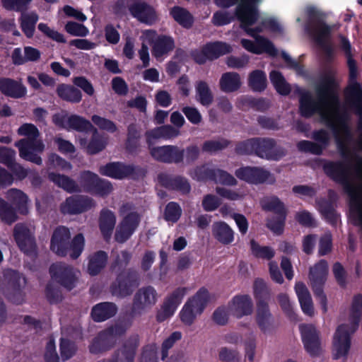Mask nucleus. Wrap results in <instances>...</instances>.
I'll use <instances>...</instances> for the list:
<instances>
[{
	"label": "nucleus",
	"instance_id": "1",
	"mask_svg": "<svg viewBox=\"0 0 362 362\" xmlns=\"http://www.w3.org/2000/svg\"><path fill=\"white\" fill-rule=\"evenodd\" d=\"M326 125L333 132L337 148L344 160H326L322 165L324 173L333 182L343 187L344 192L350 197L351 203H356L359 200L358 188L352 182L351 163L354 158L357 162L355 168L356 173L362 176V157L358 156L348 146L353 139L351 130L345 116L337 117V125L327 114L321 115Z\"/></svg>",
	"mask_w": 362,
	"mask_h": 362
},
{
	"label": "nucleus",
	"instance_id": "2",
	"mask_svg": "<svg viewBox=\"0 0 362 362\" xmlns=\"http://www.w3.org/2000/svg\"><path fill=\"white\" fill-rule=\"evenodd\" d=\"M338 83L334 76L326 74L320 78L315 88L317 102L311 93L306 90H300L299 112L305 118H310L322 108H329L338 105Z\"/></svg>",
	"mask_w": 362,
	"mask_h": 362
},
{
	"label": "nucleus",
	"instance_id": "3",
	"mask_svg": "<svg viewBox=\"0 0 362 362\" xmlns=\"http://www.w3.org/2000/svg\"><path fill=\"white\" fill-rule=\"evenodd\" d=\"M47 177L54 185L68 193L83 192L105 197L113 190L112 185L109 180L100 177L90 170L81 171L78 182L67 175L54 172L48 173Z\"/></svg>",
	"mask_w": 362,
	"mask_h": 362
},
{
	"label": "nucleus",
	"instance_id": "4",
	"mask_svg": "<svg viewBox=\"0 0 362 362\" xmlns=\"http://www.w3.org/2000/svg\"><path fill=\"white\" fill-rule=\"evenodd\" d=\"M305 13L308 19L306 31L322 49L326 60L332 62L334 59V47L330 42L332 28L325 22L326 14L313 6H307Z\"/></svg>",
	"mask_w": 362,
	"mask_h": 362
},
{
	"label": "nucleus",
	"instance_id": "5",
	"mask_svg": "<svg viewBox=\"0 0 362 362\" xmlns=\"http://www.w3.org/2000/svg\"><path fill=\"white\" fill-rule=\"evenodd\" d=\"M17 132L20 136H26L15 143V146L18 148L21 158L37 165H41L42 159L38 153L44 151L45 144L42 140L37 139L40 136L37 127L33 124L25 123L18 129Z\"/></svg>",
	"mask_w": 362,
	"mask_h": 362
},
{
	"label": "nucleus",
	"instance_id": "6",
	"mask_svg": "<svg viewBox=\"0 0 362 362\" xmlns=\"http://www.w3.org/2000/svg\"><path fill=\"white\" fill-rule=\"evenodd\" d=\"M85 239L82 233L76 235L71 240V233L68 228L60 226L52 233L50 240V250L59 257L69 254L72 259H76L82 253Z\"/></svg>",
	"mask_w": 362,
	"mask_h": 362
},
{
	"label": "nucleus",
	"instance_id": "7",
	"mask_svg": "<svg viewBox=\"0 0 362 362\" xmlns=\"http://www.w3.org/2000/svg\"><path fill=\"white\" fill-rule=\"evenodd\" d=\"M132 318H118L114 325L100 331L88 346L92 354H99L110 350L115 345L117 337L125 334L132 325Z\"/></svg>",
	"mask_w": 362,
	"mask_h": 362
},
{
	"label": "nucleus",
	"instance_id": "8",
	"mask_svg": "<svg viewBox=\"0 0 362 362\" xmlns=\"http://www.w3.org/2000/svg\"><path fill=\"white\" fill-rule=\"evenodd\" d=\"M349 323L339 325L332 341L333 358H346L351 345V336L359 327L361 318H351Z\"/></svg>",
	"mask_w": 362,
	"mask_h": 362
},
{
	"label": "nucleus",
	"instance_id": "9",
	"mask_svg": "<svg viewBox=\"0 0 362 362\" xmlns=\"http://www.w3.org/2000/svg\"><path fill=\"white\" fill-rule=\"evenodd\" d=\"M131 210L132 205L129 203L123 204L119 209V214L123 217L115 233V240L118 243H124L130 239L141 223V215Z\"/></svg>",
	"mask_w": 362,
	"mask_h": 362
},
{
	"label": "nucleus",
	"instance_id": "10",
	"mask_svg": "<svg viewBox=\"0 0 362 362\" xmlns=\"http://www.w3.org/2000/svg\"><path fill=\"white\" fill-rule=\"evenodd\" d=\"M265 211L273 212L275 215L267 219V227L274 234L280 235L284 233L288 214L284 203L277 196L267 197L262 202Z\"/></svg>",
	"mask_w": 362,
	"mask_h": 362
},
{
	"label": "nucleus",
	"instance_id": "11",
	"mask_svg": "<svg viewBox=\"0 0 362 362\" xmlns=\"http://www.w3.org/2000/svg\"><path fill=\"white\" fill-rule=\"evenodd\" d=\"M99 173L102 175L115 180L130 178L134 180H139L146 176L147 170L140 165L116 161L110 162L100 166Z\"/></svg>",
	"mask_w": 362,
	"mask_h": 362
},
{
	"label": "nucleus",
	"instance_id": "12",
	"mask_svg": "<svg viewBox=\"0 0 362 362\" xmlns=\"http://www.w3.org/2000/svg\"><path fill=\"white\" fill-rule=\"evenodd\" d=\"M327 274L328 265L327 262L325 259H320L314 267H310L309 272L312 290L320 305L323 314H325L327 311V298L324 292V285L327 280Z\"/></svg>",
	"mask_w": 362,
	"mask_h": 362
},
{
	"label": "nucleus",
	"instance_id": "13",
	"mask_svg": "<svg viewBox=\"0 0 362 362\" xmlns=\"http://www.w3.org/2000/svg\"><path fill=\"white\" fill-rule=\"evenodd\" d=\"M357 69L349 70L350 83L344 89L345 102L349 109L358 117V129H362V86L356 81Z\"/></svg>",
	"mask_w": 362,
	"mask_h": 362
},
{
	"label": "nucleus",
	"instance_id": "14",
	"mask_svg": "<svg viewBox=\"0 0 362 362\" xmlns=\"http://www.w3.org/2000/svg\"><path fill=\"white\" fill-rule=\"evenodd\" d=\"M139 274L133 268L124 269L119 272L115 280L111 284L110 291L112 296L125 298L132 294L139 284Z\"/></svg>",
	"mask_w": 362,
	"mask_h": 362
},
{
	"label": "nucleus",
	"instance_id": "15",
	"mask_svg": "<svg viewBox=\"0 0 362 362\" xmlns=\"http://www.w3.org/2000/svg\"><path fill=\"white\" fill-rule=\"evenodd\" d=\"M253 303L249 295H236L227 305L217 308L211 317H243L252 313Z\"/></svg>",
	"mask_w": 362,
	"mask_h": 362
},
{
	"label": "nucleus",
	"instance_id": "16",
	"mask_svg": "<svg viewBox=\"0 0 362 362\" xmlns=\"http://www.w3.org/2000/svg\"><path fill=\"white\" fill-rule=\"evenodd\" d=\"M49 272L52 279L70 291L78 283L80 272L65 262H56L50 265Z\"/></svg>",
	"mask_w": 362,
	"mask_h": 362
},
{
	"label": "nucleus",
	"instance_id": "17",
	"mask_svg": "<svg viewBox=\"0 0 362 362\" xmlns=\"http://www.w3.org/2000/svg\"><path fill=\"white\" fill-rule=\"evenodd\" d=\"M13 235L21 252L30 257L37 255V246L35 234L25 223H18L16 224Z\"/></svg>",
	"mask_w": 362,
	"mask_h": 362
},
{
	"label": "nucleus",
	"instance_id": "18",
	"mask_svg": "<svg viewBox=\"0 0 362 362\" xmlns=\"http://www.w3.org/2000/svg\"><path fill=\"white\" fill-rule=\"evenodd\" d=\"M286 155V148L277 146L275 139L267 137H256L255 156L259 158L278 161Z\"/></svg>",
	"mask_w": 362,
	"mask_h": 362
},
{
	"label": "nucleus",
	"instance_id": "19",
	"mask_svg": "<svg viewBox=\"0 0 362 362\" xmlns=\"http://www.w3.org/2000/svg\"><path fill=\"white\" fill-rule=\"evenodd\" d=\"M235 176L250 184H263L270 185L276 182V178L270 171L261 167L245 166L237 169L235 172Z\"/></svg>",
	"mask_w": 362,
	"mask_h": 362
},
{
	"label": "nucleus",
	"instance_id": "20",
	"mask_svg": "<svg viewBox=\"0 0 362 362\" xmlns=\"http://www.w3.org/2000/svg\"><path fill=\"white\" fill-rule=\"evenodd\" d=\"M146 34L151 46V54L156 59L162 58L174 49L175 40L173 37L158 35L153 30H147Z\"/></svg>",
	"mask_w": 362,
	"mask_h": 362
},
{
	"label": "nucleus",
	"instance_id": "21",
	"mask_svg": "<svg viewBox=\"0 0 362 362\" xmlns=\"http://www.w3.org/2000/svg\"><path fill=\"white\" fill-rule=\"evenodd\" d=\"M299 331L305 351L313 358L321 354L320 332L315 327L310 324H300Z\"/></svg>",
	"mask_w": 362,
	"mask_h": 362
},
{
	"label": "nucleus",
	"instance_id": "22",
	"mask_svg": "<svg viewBox=\"0 0 362 362\" xmlns=\"http://www.w3.org/2000/svg\"><path fill=\"white\" fill-rule=\"evenodd\" d=\"M209 300V293L205 287L200 288L184 305L179 317H197L201 315Z\"/></svg>",
	"mask_w": 362,
	"mask_h": 362
},
{
	"label": "nucleus",
	"instance_id": "23",
	"mask_svg": "<svg viewBox=\"0 0 362 362\" xmlns=\"http://www.w3.org/2000/svg\"><path fill=\"white\" fill-rule=\"evenodd\" d=\"M312 138L318 143L308 140H301L297 143V148L300 152L320 156L324 148H325L329 144V134L326 130L321 129L314 131Z\"/></svg>",
	"mask_w": 362,
	"mask_h": 362
},
{
	"label": "nucleus",
	"instance_id": "24",
	"mask_svg": "<svg viewBox=\"0 0 362 362\" xmlns=\"http://www.w3.org/2000/svg\"><path fill=\"white\" fill-rule=\"evenodd\" d=\"M94 200L83 195H74L66 199L61 205V211L63 214H79L87 211L94 207Z\"/></svg>",
	"mask_w": 362,
	"mask_h": 362
},
{
	"label": "nucleus",
	"instance_id": "25",
	"mask_svg": "<svg viewBox=\"0 0 362 362\" xmlns=\"http://www.w3.org/2000/svg\"><path fill=\"white\" fill-rule=\"evenodd\" d=\"M157 300V292L151 286L139 288L133 299L132 311L134 314H141L147 308L155 305Z\"/></svg>",
	"mask_w": 362,
	"mask_h": 362
},
{
	"label": "nucleus",
	"instance_id": "26",
	"mask_svg": "<svg viewBox=\"0 0 362 362\" xmlns=\"http://www.w3.org/2000/svg\"><path fill=\"white\" fill-rule=\"evenodd\" d=\"M139 344V336H131L124 342L120 349L115 351L110 359H103L98 362H134Z\"/></svg>",
	"mask_w": 362,
	"mask_h": 362
},
{
	"label": "nucleus",
	"instance_id": "27",
	"mask_svg": "<svg viewBox=\"0 0 362 362\" xmlns=\"http://www.w3.org/2000/svg\"><path fill=\"white\" fill-rule=\"evenodd\" d=\"M139 344V336H131L124 342L120 349L115 351L110 359H103L98 362H134Z\"/></svg>",
	"mask_w": 362,
	"mask_h": 362
},
{
	"label": "nucleus",
	"instance_id": "28",
	"mask_svg": "<svg viewBox=\"0 0 362 362\" xmlns=\"http://www.w3.org/2000/svg\"><path fill=\"white\" fill-rule=\"evenodd\" d=\"M139 344V336H131L124 342L120 349L115 351L110 359H103L98 362H134Z\"/></svg>",
	"mask_w": 362,
	"mask_h": 362
},
{
	"label": "nucleus",
	"instance_id": "29",
	"mask_svg": "<svg viewBox=\"0 0 362 362\" xmlns=\"http://www.w3.org/2000/svg\"><path fill=\"white\" fill-rule=\"evenodd\" d=\"M159 184L170 191H175L181 194H188L191 191V185L188 180L181 175L160 173L158 175Z\"/></svg>",
	"mask_w": 362,
	"mask_h": 362
},
{
	"label": "nucleus",
	"instance_id": "30",
	"mask_svg": "<svg viewBox=\"0 0 362 362\" xmlns=\"http://www.w3.org/2000/svg\"><path fill=\"white\" fill-rule=\"evenodd\" d=\"M130 14L140 23L152 25L158 20L156 9L148 3L136 0L130 9Z\"/></svg>",
	"mask_w": 362,
	"mask_h": 362
},
{
	"label": "nucleus",
	"instance_id": "31",
	"mask_svg": "<svg viewBox=\"0 0 362 362\" xmlns=\"http://www.w3.org/2000/svg\"><path fill=\"white\" fill-rule=\"evenodd\" d=\"M255 40L256 43H254L250 40L242 39L241 45L245 49L253 54H259L265 52L272 57L276 56L277 49L269 39L259 36Z\"/></svg>",
	"mask_w": 362,
	"mask_h": 362
},
{
	"label": "nucleus",
	"instance_id": "32",
	"mask_svg": "<svg viewBox=\"0 0 362 362\" xmlns=\"http://www.w3.org/2000/svg\"><path fill=\"white\" fill-rule=\"evenodd\" d=\"M186 291V288L178 287L165 298L161 306L163 317H172L174 315Z\"/></svg>",
	"mask_w": 362,
	"mask_h": 362
},
{
	"label": "nucleus",
	"instance_id": "33",
	"mask_svg": "<svg viewBox=\"0 0 362 362\" xmlns=\"http://www.w3.org/2000/svg\"><path fill=\"white\" fill-rule=\"evenodd\" d=\"M0 91L7 97L18 99L25 96L27 88L21 81L2 78L0 79Z\"/></svg>",
	"mask_w": 362,
	"mask_h": 362
},
{
	"label": "nucleus",
	"instance_id": "34",
	"mask_svg": "<svg viewBox=\"0 0 362 362\" xmlns=\"http://www.w3.org/2000/svg\"><path fill=\"white\" fill-rule=\"evenodd\" d=\"M235 16L236 19L240 22V27L241 29L255 40H257L259 36L258 34L263 32L264 27L262 23L255 28H250L257 21L259 12L235 15Z\"/></svg>",
	"mask_w": 362,
	"mask_h": 362
},
{
	"label": "nucleus",
	"instance_id": "35",
	"mask_svg": "<svg viewBox=\"0 0 362 362\" xmlns=\"http://www.w3.org/2000/svg\"><path fill=\"white\" fill-rule=\"evenodd\" d=\"M99 228L105 241H108L116 224V216L111 210L104 208L100 212Z\"/></svg>",
	"mask_w": 362,
	"mask_h": 362
},
{
	"label": "nucleus",
	"instance_id": "36",
	"mask_svg": "<svg viewBox=\"0 0 362 362\" xmlns=\"http://www.w3.org/2000/svg\"><path fill=\"white\" fill-rule=\"evenodd\" d=\"M295 291L303 312L305 315L311 316L313 314L314 308L307 286L303 282H297L295 285Z\"/></svg>",
	"mask_w": 362,
	"mask_h": 362
},
{
	"label": "nucleus",
	"instance_id": "37",
	"mask_svg": "<svg viewBox=\"0 0 362 362\" xmlns=\"http://www.w3.org/2000/svg\"><path fill=\"white\" fill-rule=\"evenodd\" d=\"M170 16L182 28L189 30L194 23V17L185 8L180 6H174L170 9Z\"/></svg>",
	"mask_w": 362,
	"mask_h": 362
},
{
	"label": "nucleus",
	"instance_id": "38",
	"mask_svg": "<svg viewBox=\"0 0 362 362\" xmlns=\"http://www.w3.org/2000/svg\"><path fill=\"white\" fill-rule=\"evenodd\" d=\"M4 279L6 282L8 288L15 293L16 299L13 298L12 300L16 303L20 304L23 301V296L21 294V276L20 273L13 269H7L4 273Z\"/></svg>",
	"mask_w": 362,
	"mask_h": 362
},
{
	"label": "nucleus",
	"instance_id": "39",
	"mask_svg": "<svg viewBox=\"0 0 362 362\" xmlns=\"http://www.w3.org/2000/svg\"><path fill=\"white\" fill-rule=\"evenodd\" d=\"M6 198L8 202L21 214L25 215L28 213V196L21 190L13 188L6 193Z\"/></svg>",
	"mask_w": 362,
	"mask_h": 362
},
{
	"label": "nucleus",
	"instance_id": "40",
	"mask_svg": "<svg viewBox=\"0 0 362 362\" xmlns=\"http://www.w3.org/2000/svg\"><path fill=\"white\" fill-rule=\"evenodd\" d=\"M141 136L140 130L136 124L132 123L128 125L124 146L129 154H136L139 151Z\"/></svg>",
	"mask_w": 362,
	"mask_h": 362
},
{
	"label": "nucleus",
	"instance_id": "41",
	"mask_svg": "<svg viewBox=\"0 0 362 362\" xmlns=\"http://www.w3.org/2000/svg\"><path fill=\"white\" fill-rule=\"evenodd\" d=\"M212 233L214 238L223 245H229L234 240V231L224 221L214 223Z\"/></svg>",
	"mask_w": 362,
	"mask_h": 362
},
{
	"label": "nucleus",
	"instance_id": "42",
	"mask_svg": "<svg viewBox=\"0 0 362 362\" xmlns=\"http://www.w3.org/2000/svg\"><path fill=\"white\" fill-rule=\"evenodd\" d=\"M108 256L106 252L99 250L89 256L88 272L90 276H96L105 268Z\"/></svg>",
	"mask_w": 362,
	"mask_h": 362
},
{
	"label": "nucleus",
	"instance_id": "43",
	"mask_svg": "<svg viewBox=\"0 0 362 362\" xmlns=\"http://www.w3.org/2000/svg\"><path fill=\"white\" fill-rule=\"evenodd\" d=\"M20 27L27 38L34 36L39 16L36 12L23 13L19 18Z\"/></svg>",
	"mask_w": 362,
	"mask_h": 362
},
{
	"label": "nucleus",
	"instance_id": "44",
	"mask_svg": "<svg viewBox=\"0 0 362 362\" xmlns=\"http://www.w3.org/2000/svg\"><path fill=\"white\" fill-rule=\"evenodd\" d=\"M220 88L225 93H233L241 86L240 76L237 72H226L219 81Z\"/></svg>",
	"mask_w": 362,
	"mask_h": 362
},
{
	"label": "nucleus",
	"instance_id": "45",
	"mask_svg": "<svg viewBox=\"0 0 362 362\" xmlns=\"http://www.w3.org/2000/svg\"><path fill=\"white\" fill-rule=\"evenodd\" d=\"M209 61L215 60L220 57L232 52L231 46L224 42L216 41L208 42L204 45Z\"/></svg>",
	"mask_w": 362,
	"mask_h": 362
},
{
	"label": "nucleus",
	"instance_id": "46",
	"mask_svg": "<svg viewBox=\"0 0 362 362\" xmlns=\"http://www.w3.org/2000/svg\"><path fill=\"white\" fill-rule=\"evenodd\" d=\"M57 95L63 100L71 103H78L82 99V93L74 86L62 83L57 88Z\"/></svg>",
	"mask_w": 362,
	"mask_h": 362
},
{
	"label": "nucleus",
	"instance_id": "47",
	"mask_svg": "<svg viewBox=\"0 0 362 362\" xmlns=\"http://www.w3.org/2000/svg\"><path fill=\"white\" fill-rule=\"evenodd\" d=\"M248 86L254 92L264 91L267 86L266 73L260 69L251 71L248 76Z\"/></svg>",
	"mask_w": 362,
	"mask_h": 362
},
{
	"label": "nucleus",
	"instance_id": "48",
	"mask_svg": "<svg viewBox=\"0 0 362 362\" xmlns=\"http://www.w3.org/2000/svg\"><path fill=\"white\" fill-rule=\"evenodd\" d=\"M178 130L171 125H163L150 132H146V142L148 146L152 145L151 139H170L177 136Z\"/></svg>",
	"mask_w": 362,
	"mask_h": 362
},
{
	"label": "nucleus",
	"instance_id": "49",
	"mask_svg": "<svg viewBox=\"0 0 362 362\" xmlns=\"http://www.w3.org/2000/svg\"><path fill=\"white\" fill-rule=\"evenodd\" d=\"M197 100L203 106H209L214 100L213 93L204 81H199L195 86Z\"/></svg>",
	"mask_w": 362,
	"mask_h": 362
},
{
	"label": "nucleus",
	"instance_id": "50",
	"mask_svg": "<svg viewBox=\"0 0 362 362\" xmlns=\"http://www.w3.org/2000/svg\"><path fill=\"white\" fill-rule=\"evenodd\" d=\"M67 126L68 129H71L78 132L87 133L94 129L93 124L89 120L77 115H71L67 118Z\"/></svg>",
	"mask_w": 362,
	"mask_h": 362
},
{
	"label": "nucleus",
	"instance_id": "51",
	"mask_svg": "<svg viewBox=\"0 0 362 362\" xmlns=\"http://www.w3.org/2000/svg\"><path fill=\"white\" fill-rule=\"evenodd\" d=\"M117 310L118 308L115 303L102 302L92 308L90 317H115Z\"/></svg>",
	"mask_w": 362,
	"mask_h": 362
},
{
	"label": "nucleus",
	"instance_id": "52",
	"mask_svg": "<svg viewBox=\"0 0 362 362\" xmlns=\"http://www.w3.org/2000/svg\"><path fill=\"white\" fill-rule=\"evenodd\" d=\"M319 211L326 221L332 226H336L338 221V215L332 203L327 199L318 202Z\"/></svg>",
	"mask_w": 362,
	"mask_h": 362
},
{
	"label": "nucleus",
	"instance_id": "53",
	"mask_svg": "<svg viewBox=\"0 0 362 362\" xmlns=\"http://www.w3.org/2000/svg\"><path fill=\"white\" fill-rule=\"evenodd\" d=\"M0 218L3 222L9 225L18 219L16 209L1 197H0Z\"/></svg>",
	"mask_w": 362,
	"mask_h": 362
},
{
	"label": "nucleus",
	"instance_id": "54",
	"mask_svg": "<svg viewBox=\"0 0 362 362\" xmlns=\"http://www.w3.org/2000/svg\"><path fill=\"white\" fill-rule=\"evenodd\" d=\"M250 244L252 254L256 258L271 260L275 256V251L270 246H261L253 239Z\"/></svg>",
	"mask_w": 362,
	"mask_h": 362
},
{
	"label": "nucleus",
	"instance_id": "55",
	"mask_svg": "<svg viewBox=\"0 0 362 362\" xmlns=\"http://www.w3.org/2000/svg\"><path fill=\"white\" fill-rule=\"evenodd\" d=\"M230 143V140L223 137L218 138V140H207L203 143L202 150L203 152L213 154L226 149Z\"/></svg>",
	"mask_w": 362,
	"mask_h": 362
},
{
	"label": "nucleus",
	"instance_id": "56",
	"mask_svg": "<svg viewBox=\"0 0 362 362\" xmlns=\"http://www.w3.org/2000/svg\"><path fill=\"white\" fill-rule=\"evenodd\" d=\"M78 350L76 343L69 339L62 337L59 343V351L62 361L72 358Z\"/></svg>",
	"mask_w": 362,
	"mask_h": 362
},
{
	"label": "nucleus",
	"instance_id": "57",
	"mask_svg": "<svg viewBox=\"0 0 362 362\" xmlns=\"http://www.w3.org/2000/svg\"><path fill=\"white\" fill-rule=\"evenodd\" d=\"M182 214L181 206L177 202H168L164 209L163 217L168 222L176 223L179 221Z\"/></svg>",
	"mask_w": 362,
	"mask_h": 362
},
{
	"label": "nucleus",
	"instance_id": "58",
	"mask_svg": "<svg viewBox=\"0 0 362 362\" xmlns=\"http://www.w3.org/2000/svg\"><path fill=\"white\" fill-rule=\"evenodd\" d=\"M47 166L48 170H70L72 168L69 162L55 153H52L48 156Z\"/></svg>",
	"mask_w": 362,
	"mask_h": 362
},
{
	"label": "nucleus",
	"instance_id": "59",
	"mask_svg": "<svg viewBox=\"0 0 362 362\" xmlns=\"http://www.w3.org/2000/svg\"><path fill=\"white\" fill-rule=\"evenodd\" d=\"M263 0H239L235 8V15L257 13L258 6Z\"/></svg>",
	"mask_w": 362,
	"mask_h": 362
},
{
	"label": "nucleus",
	"instance_id": "60",
	"mask_svg": "<svg viewBox=\"0 0 362 362\" xmlns=\"http://www.w3.org/2000/svg\"><path fill=\"white\" fill-rule=\"evenodd\" d=\"M256 137L238 141L235 144V153L239 156L255 155Z\"/></svg>",
	"mask_w": 362,
	"mask_h": 362
},
{
	"label": "nucleus",
	"instance_id": "61",
	"mask_svg": "<svg viewBox=\"0 0 362 362\" xmlns=\"http://www.w3.org/2000/svg\"><path fill=\"white\" fill-rule=\"evenodd\" d=\"M32 0H1L2 6L7 11L25 13Z\"/></svg>",
	"mask_w": 362,
	"mask_h": 362
},
{
	"label": "nucleus",
	"instance_id": "62",
	"mask_svg": "<svg viewBox=\"0 0 362 362\" xmlns=\"http://www.w3.org/2000/svg\"><path fill=\"white\" fill-rule=\"evenodd\" d=\"M235 18V12L232 13L226 11H217L213 14L211 23L214 25L220 27L230 24Z\"/></svg>",
	"mask_w": 362,
	"mask_h": 362
},
{
	"label": "nucleus",
	"instance_id": "63",
	"mask_svg": "<svg viewBox=\"0 0 362 362\" xmlns=\"http://www.w3.org/2000/svg\"><path fill=\"white\" fill-rule=\"evenodd\" d=\"M243 105L259 112H265L270 107L269 101L264 98H255L253 97H246L242 100Z\"/></svg>",
	"mask_w": 362,
	"mask_h": 362
},
{
	"label": "nucleus",
	"instance_id": "64",
	"mask_svg": "<svg viewBox=\"0 0 362 362\" xmlns=\"http://www.w3.org/2000/svg\"><path fill=\"white\" fill-rule=\"evenodd\" d=\"M216 168H210L206 165L197 166L194 170V177L198 181L216 180Z\"/></svg>",
	"mask_w": 362,
	"mask_h": 362
}]
</instances>
